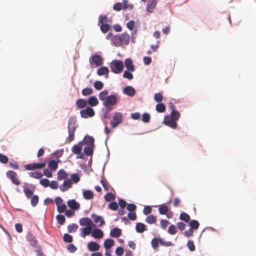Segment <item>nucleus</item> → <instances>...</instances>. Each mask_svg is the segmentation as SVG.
Here are the masks:
<instances>
[{"instance_id":"72a5a7b5","label":"nucleus","mask_w":256,"mask_h":256,"mask_svg":"<svg viewBox=\"0 0 256 256\" xmlns=\"http://www.w3.org/2000/svg\"><path fill=\"white\" fill-rule=\"evenodd\" d=\"M146 222L150 224H155L156 222V218L154 215H150L146 218Z\"/></svg>"},{"instance_id":"09e8293b","label":"nucleus","mask_w":256,"mask_h":256,"mask_svg":"<svg viewBox=\"0 0 256 256\" xmlns=\"http://www.w3.org/2000/svg\"><path fill=\"white\" fill-rule=\"evenodd\" d=\"M38 202V196L37 195H34L31 198V204L33 206H36Z\"/></svg>"},{"instance_id":"393cba45","label":"nucleus","mask_w":256,"mask_h":256,"mask_svg":"<svg viewBox=\"0 0 256 256\" xmlns=\"http://www.w3.org/2000/svg\"><path fill=\"white\" fill-rule=\"evenodd\" d=\"M136 229L138 232L142 233L146 230V225L142 222H138L136 224Z\"/></svg>"},{"instance_id":"69168bd1","label":"nucleus","mask_w":256,"mask_h":256,"mask_svg":"<svg viewBox=\"0 0 256 256\" xmlns=\"http://www.w3.org/2000/svg\"><path fill=\"white\" fill-rule=\"evenodd\" d=\"M124 252V249L122 247H118L116 250V254L118 256H121L123 254Z\"/></svg>"},{"instance_id":"338daca9","label":"nucleus","mask_w":256,"mask_h":256,"mask_svg":"<svg viewBox=\"0 0 256 256\" xmlns=\"http://www.w3.org/2000/svg\"><path fill=\"white\" fill-rule=\"evenodd\" d=\"M71 178L72 182L74 183H77L78 182L80 179L79 176L75 174H72L71 175Z\"/></svg>"},{"instance_id":"13d9d810","label":"nucleus","mask_w":256,"mask_h":256,"mask_svg":"<svg viewBox=\"0 0 256 256\" xmlns=\"http://www.w3.org/2000/svg\"><path fill=\"white\" fill-rule=\"evenodd\" d=\"M64 240L66 242H71L72 241V236L69 234H66L64 235Z\"/></svg>"},{"instance_id":"e433bc0d","label":"nucleus","mask_w":256,"mask_h":256,"mask_svg":"<svg viewBox=\"0 0 256 256\" xmlns=\"http://www.w3.org/2000/svg\"><path fill=\"white\" fill-rule=\"evenodd\" d=\"M189 225L192 229L197 230L199 227L200 224L196 220H192L190 222Z\"/></svg>"},{"instance_id":"bb28decb","label":"nucleus","mask_w":256,"mask_h":256,"mask_svg":"<svg viewBox=\"0 0 256 256\" xmlns=\"http://www.w3.org/2000/svg\"><path fill=\"white\" fill-rule=\"evenodd\" d=\"M108 114L109 113H104L103 116V121L106 125L104 128V132L107 135H108L112 132L111 130L106 126L108 121L106 120L108 118Z\"/></svg>"},{"instance_id":"5701e85b","label":"nucleus","mask_w":256,"mask_h":256,"mask_svg":"<svg viewBox=\"0 0 256 256\" xmlns=\"http://www.w3.org/2000/svg\"><path fill=\"white\" fill-rule=\"evenodd\" d=\"M98 103L97 98L95 96H92L88 98L87 104L92 106H94L98 105Z\"/></svg>"},{"instance_id":"39448f33","label":"nucleus","mask_w":256,"mask_h":256,"mask_svg":"<svg viewBox=\"0 0 256 256\" xmlns=\"http://www.w3.org/2000/svg\"><path fill=\"white\" fill-rule=\"evenodd\" d=\"M110 117V124L112 128H116L122 122V116L121 113H114Z\"/></svg>"},{"instance_id":"dca6fc26","label":"nucleus","mask_w":256,"mask_h":256,"mask_svg":"<svg viewBox=\"0 0 256 256\" xmlns=\"http://www.w3.org/2000/svg\"><path fill=\"white\" fill-rule=\"evenodd\" d=\"M72 182L70 179H66L64 180L62 186H60V190L64 192L72 186Z\"/></svg>"},{"instance_id":"bf43d9fd","label":"nucleus","mask_w":256,"mask_h":256,"mask_svg":"<svg viewBox=\"0 0 256 256\" xmlns=\"http://www.w3.org/2000/svg\"><path fill=\"white\" fill-rule=\"evenodd\" d=\"M154 100L157 102H160L162 100V96L161 93H156L154 96Z\"/></svg>"},{"instance_id":"6e6d98bb","label":"nucleus","mask_w":256,"mask_h":256,"mask_svg":"<svg viewBox=\"0 0 256 256\" xmlns=\"http://www.w3.org/2000/svg\"><path fill=\"white\" fill-rule=\"evenodd\" d=\"M66 210V206L65 204H62L57 206V210L60 213H62L64 212Z\"/></svg>"},{"instance_id":"aec40b11","label":"nucleus","mask_w":256,"mask_h":256,"mask_svg":"<svg viewBox=\"0 0 256 256\" xmlns=\"http://www.w3.org/2000/svg\"><path fill=\"white\" fill-rule=\"evenodd\" d=\"M114 244V242L112 239H106L104 242V246L106 250L110 248Z\"/></svg>"},{"instance_id":"7c9ffc66","label":"nucleus","mask_w":256,"mask_h":256,"mask_svg":"<svg viewBox=\"0 0 256 256\" xmlns=\"http://www.w3.org/2000/svg\"><path fill=\"white\" fill-rule=\"evenodd\" d=\"M169 208L165 204L160 205L158 208L159 213L160 214H166L168 212Z\"/></svg>"},{"instance_id":"9d476101","label":"nucleus","mask_w":256,"mask_h":256,"mask_svg":"<svg viewBox=\"0 0 256 256\" xmlns=\"http://www.w3.org/2000/svg\"><path fill=\"white\" fill-rule=\"evenodd\" d=\"M6 175L14 184L16 186H19L20 184V181L18 179L17 174L15 172L10 170L6 172Z\"/></svg>"},{"instance_id":"3c124183","label":"nucleus","mask_w":256,"mask_h":256,"mask_svg":"<svg viewBox=\"0 0 256 256\" xmlns=\"http://www.w3.org/2000/svg\"><path fill=\"white\" fill-rule=\"evenodd\" d=\"M123 77L128 80H132L133 75L129 70H126L123 74Z\"/></svg>"},{"instance_id":"79ce46f5","label":"nucleus","mask_w":256,"mask_h":256,"mask_svg":"<svg viewBox=\"0 0 256 256\" xmlns=\"http://www.w3.org/2000/svg\"><path fill=\"white\" fill-rule=\"evenodd\" d=\"M78 228V226L75 224H72L68 226L69 232H75Z\"/></svg>"},{"instance_id":"4c0bfd02","label":"nucleus","mask_w":256,"mask_h":256,"mask_svg":"<svg viewBox=\"0 0 256 256\" xmlns=\"http://www.w3.org/2000/svg\"><path fill=\"white\" fill-rule=\"evenodd\" d=\"M104 198L106 201L111 202L115 200L116 196L114 194L110 192L105 195Z\"/></svg>"},{"instance_id":"4be33fe9","label":"nucleus","mask_w":256,"mask_h":256,"mask_svg":"<svg viewBox=\"0 0 256 256\" xmlns=\"http://www.w3.org/2000/svg\"><path fill=\"white\" fill-rule=\"evenodd\" d=\"M108 68L106 66L100 67L97 70V74L98 76H103L106 74V78L108 77Z\"/></svg>"},{"instance_id":"052dcab7","label":"nucleus","mask_w":256,"mask_h":256,"mask_svg":"<svg viewBox=\"0 0 256 256\" xmlns=\"http://www.w3.org/2000/svg\"><path fill=\"white\" fill-rule=\"evenodd\" d=\"M187 246L190 251H194L195 250V246L193 241L188 240L187 243Z\"/></svg>"},{"instance_id":"ea45409f","label":"nucleus","mask_w":256,"mask_h":256,"mask_svg":"<svg viewBox=\"0 0 256 256\" xmlns=\"http://www.w3.org/2000/svg\"><path fill=\"white\" fill-rule=\"evenodd\" d=\"M108 91L103 90L100 93L98 97L100 100L104 101L106 100V98L108 96Z\"/></svg>"},{"instance_id":"de8ad7c7","label":"nucleus","mask_w":256,"mask_h":256,"mask_svg":"<svg viewBox=\"0 0 256 256\" xmlns=\"http://www.w3.org/2000/svg\"><path fill=\"white\" fill-rule=\"evenodd\" d=\"M56 219L60 225H62L65 222L66 220L64 216L62 214H58L56 216Z\"/></svg>"},{"instance_id":"412c9836","label":"nucleus","mask_w":256,"mask_h":256,"mask_svg":"<svg viewBox=\"0 0 256 256\" xmlns=\"http://www.w3.org/2000/svg\"><path fill=\"white\" fill-rule=\"evenodd\" d=\"M122 235V230L118 228H116L111 230L110 236L114 238H118Z\"/></svg>"},{"instance_id":"864d4df0","label":"nucleus","mask_w":256,"mask_h":256,"mask_svg":"<svg viewBox=\"0 0 256 256\" xmlns=\"http://www.w3.org/2000/svg\"><path fill=\"white\" fill-rule=\"evenodd\" d=\"M98 22L102 24H106L108 22V18L106 16L100 15L98 17Z\"/></svg>"},{"instance_id":"37998d69","label":"nucleus","mask_w":256,"mask_h":256,"mask_svg":"<svg viewBox=\"0 0 256 256\" xmlns=\"http://www.w3.org/2000/svg\"><path fill=\"white\" fill-rule=\"evenodd\" d=\"M168 232L170 234L174 235L177 232V230L176 226L172 224L168 228Z\"/></svg>"},{"instance_id":"2eb2a0df","label":"nucleus","mask_w":256,"mask_h":256,"mask_svg":"<svg viewBox=\"0 0 256 256\" xmlns=\"http://www.w3.org/2000/svg\"><path fill=\"white\" fill-rule=\"evenodd\" d=\"M157 2L158 0H150L147 4V11L150 13L152 12L156 6Z\"/></svg>"},{"instance_id":"0eeeda50","label":"nucleus","mask_w":256,"mask_h":256,"mask_svg":"<svg viewBox=\"0 0 256 256\" xmlns=\"http://www.w3.org/2000/svg\"><path fill=\"white\" fill-rule=\"evenodd\" d=\"M117 102L116 96L110 95L106 98V100L104 102V104L108 110H111V106L116 104Z\"/></svg>"},{"instance_id":"6ab92c4d","label":"nucleus","mask_w":256,"mask_h":256,"mask_svg":"<svg viewBox=\"0 0 256 256\" xmlns=\"http://www.w3.org/2000/svg\"><path fill=\"white\" fill-rule=\"evenodd\" d=\"M60 162V160H51L48 163V167L53 170H56L58 166V163Z\"/></svg>"},{"instance_id":"680f3d73","label":"nucleus","mask_w":256,"mask_h":256,"mask_svg":"<svg viewBox=\"0 0 256 256\" xmlns=\"http://www.w3.org/2000/svg\"><path fill=\"white\" fill-rule=\"evenodd\" d=\"M169 224V222L166 220H162L160 222L161 228L164 230Z\"/></svg>"},{"instance_id":"20e7f679","label":"nucleus","mask_w":256,"mask_h":256,"mask_svg":"<svg viewBox=\"0 0 256 256\" xmlns=\"http://www.w3.org/2000/svg\"><path fill=\"white\" fill-rule=\"evenodd\" d=\"M76 122L75 118H70L68 123V130L69 136L68 140L70 142L74 140V132L76 130Z\"/></svg>"},{"instance_id":"0e129e2a","label":"nucleus","mask_w":256,"mask_h":256,"mask_svg":"<svg viewBox=\"0 0 256 256\" xmlns=\"http://www.w3.org/2000/svg\"><path fill=\"white\" fill-rule=\"evenodd\" d=\"M135 25V22L134 20H130L126 24L127 28L130 30H133Z\"/></svg>"},{"instance_id":"a18cd8bd","label":"nucleus","mask_w":256,"mask_h":256,"mask_svg":"<svg viewBox=\"0 0 256 256\" xmlns=\"http://www.w3.org/2000/svg\"><path fill=\"white\" fill-rule=\"evenodd\" d=\"M93 92L92 88H86L82 90V94L83 96H88L91 94Z\"/></svg>"},{"instance_id":"f03ea898","label":"nucleus","mask_w":256,"mask_h":256,"mask_svg":"<svg viewBox=\"0 0 256 256\" xmlns=\"http://www.w3.org/2000/svg\"><path fill=\"white\" fill-rule=\"evenodd\" d=\"M130 37L128 34L124 32L120 34H116L112 36V42L116 46H127L130 42Z\"/></svg>"},{"instance_id":"c9c22d12","label":"nucleus","mask_w":256,"mask_h":256,"mask_svg":"<svg viewBox=\"0 0 256 256\" xmlns=\"http://www.w3.org/2000/svg\"><path fill=\"white\" fill-rule=\"evenodd\" d=\"M94 146H88L84 148V154L88 156H92L94 152Z\"/></svg>"},{"instance_id":"c756f323","label":"nucleus","mask_w":256,"mask_h":256,"mask_svg":"<svg viewBox=\"0 0 256 256\" xmlns=\"http://www.w3.org/2000/svg\"><path fill=\"white\" fill-rule=\"evenodd\" d=\"M77 106L80 108H84L86 106L87 101L84 99H78L76 102Z\"/></svg>"},{"instance_id":"473e14b6","label":"nucleus","mask_w":256,"mask_h":256,"mask_svg":"<svg viewBox=\"0 0 256 256\" xmlns=\"http://www.w3.org/2000/svg\"><path fill=\"white\" fill-rule=\"evenodd\" d=\"M83 196L86 200L92 199L94 197L93 192L90 190H86L83 192Z\"/></svg>"},{"instance_id":"5fc2aeb1","label":"nucleus","mask_w":256,"mask_h":256,"mask_svg":"<svg viewBox=\"0 0 256 256\" xmlns=\"http://www.w3.org/2000/svg\"><path fill=\"white\" fill-rule=\"evenodd\" d=\"M150 118V115L148 113H144L142 116V120L144 122H148Z\"/></svg>"},{"instance_id":"ddd939ff","label":"nucleus","mask_w":256,"mask_h":256,"mask_svg":"<svg viewBox=\"0 0 256 256\" xmlns=\"http://www.w3.org/2000/svg\"><path fill=\"white\" fill-rule=\"evenodd\" d=\"M68 206L74 210H77L80 208V204L74 199L69 200L68 202Z\"/></svg>"},{"instance_id":"e2e57ef3","label":"nucleus","mask_w":256,"mask_h":256,"mask_svg":"<svg viewBox=\"0 0 256 256\" xmlns=\"http://www.w3.org/2000/svg\"><path fill=\"white\" fill-rule=\"evenodd\" d=\"M8 158L2 154H0V162L2 164H6L8 162Z\"/></svg>"},{"instance_id":"a211bd4d","label":"nucleus","mask_w":256,"mask_h":256,"mask_svg":"<svg viewBox=\"0 0 256 256\" xmlns=\"http://www.w3.org/2000/svg\"><path fill=\"white\" fill-rule=\"evenodd\" d=\"M92 217L93 218L95 223L97 224L99 222H100L98 224L100 226H102L105 224V222L104 220L102 217L94 214L92 215Z\"/></svg>"},{"instance_id":"774afa93","label":"nucleus","mask_w":256,"mask_h":256,"mask_svg":"<svg viewBox=\"0 0 256 256\" xmlns=\"http://www.w3.org/2000/svg\"><path fill=\"white\" fill-rule=\"evenodd\" d=\"M49 186L52 189L56 190L58 188V183L56 181L53 180L50 183Z\"/></svg>"},{"instance_id":"6e6552de","label":"nucleus","mask_w":256,"mask_h":256,"mask_svg":"<svg viewBox=\"0 0 256 256\" xmlns=\"http://www.w3.org/2000/svg\"><path fill=\"white\" fill-rule=\"evenodd\" d=\"M46 166V162L31 163L24 166V168L28 170H34L38 169H42Z\"/></svg>"},{"instance_id":"9b49d317","label":"nucleus","mask_w":256,"mask_h":256,"mask_svg":"<svg viewBox=\"0 0 256 256\" xmlns=\"http://www.w3.org/2000/svg\"><path fill=\"white\" fill-rule=\"evenodd\" d=\"M128 0H123L122 2H117L113 6V8L116 11H120L122 9L126 10L128 8Z\"/></svg>"},{"instance_id":"a878e982","label":"nucleus","mask_w":256,"mask_h":256,"mask_svg":"<svg viewBox=\"0 0 256 256\" xmlns=\"http://www.w3.org/2000/svg\"><path fill=\"white\" fill-rule=\"evenodd\" d=\"M82 142H80L78 144L74 145L72 148V152L74 154H80L82 150Z\"/></svg>"},{"instance_id":"603ef678","label":"nucleus","mask_w":256,"mask_h":256,"mask_svg":"<svg viewBox=\"0 0 256 256\" xmlns=\"http://www.w3.org/2000/svg\"><path fill=\"white\" fill-rule=\"evenodd\" d=\"M118 204L114 202H112L110 203L109 204H108V208H110V210H118Z\"/></svg>"},{"instance_id":"49530a36","label":"nucleus","mask_w":256,"mask_h":256,"mask_svg":"<svg viewBox=\"0 0 256 256\" xmlns=\"http://www.w3.org/2000/svg\"><path fill=\"white\" fill-rule=\"evenodd\" d=\"M94 87L97 90H100L102 88L104 84L100 81H96L94 82Z\"/></svg>"},{"instance_id":"c03bdc74","label":"nucleus","mask_w":256,"mask_h":256,"mask_svg":"<svg viewBox=\"0 0 256 256\" xmlns=\"http://www.w3.org/2000/svg\"><path fill=\"white\" fill-rule=\"evenodd\" d=\"M156 110L158 112H164L166 110V107L164 104L159 103L156 106Z\"/></svg>"},{"instance_id":"1a4fd4ad","label":"nucleus","mask_w":256,"mask_h":256,"mask_svg":"<svg viewBox=\"0 0 256 256\" xmlns=\"http://www.w3.org/2000/svg\"><path fill=\"white\" fill-rule=\"evenodd\" d=\"M89 62L91 66H100L102 64V59L100 56L94 54L90 58Z\"/></svg>"},{"instance_id":"a19ab883","label":"nucleus","mask_w":256,"mask_h":256,"mask_svg":"<svg viewBox=\"0 0 256 256\" xmlns=\"http://www.w3.org/2000/svg\"><path fill=\"white\" fill-rule=\"evenodd\" d=\"M24 192L26 196L28 198H30L32 196L33 194L32 191L30 190L28 187H26L24 188Z\"/></svg>"},{"instance_id":"f257e3e1","label":"nucleus","mask_w":256,"mask_h":256,"mask_svg":"<svg viewBox=\"0 0 256 256\" xmlns=\"http://www.w3.org/2000/svg\"><path fill=\"white\" fill-rule=\"evenodd\" d=\"M80 226H85L80 229V236L85 238L86 236L92 234V221L88 218H82L79 220Z\"/></svg>"},{"instance_id":"8fccbe9b","label":"nucleus","mask_w":256,"mask_h":256,"mask_svg":"<svg viewBox=\"0 0 256 256\" xmlns=\"http://www.w3.org/2000/svg\"><path fill=\"white\" fill-rule=\"evenodd\" d=\"M159 240L157 238H154L151 242L152 246L154 250L158 248Z\"/></svg>"},{"instance_id":"2f4dec72","label":"nucleus","mask_w":256,"mask_h":256,"mask_svg":"<svg viewBox=\"0 0 256 256\" xmlns=\"http://www.w3.org/2000/svg\"><path fill=\"white\" fill-rule=\"evenodd\" d=\"M58 180H62L68 177V174L64 170L61 169L58 172Z\"/></svg>"},{"instance_id":"cd10ccee","label":"nucleus","mask_w":256,"mask_h":256,"mask_svg":"<svg viewBox=\"0 0 256 256\" xmlns=\"http://www.w3.org/2000/svg\"><path fill=\"white\" fill-rule=\"evenodd\" d=\"M94 138L90 136H86L84 138V144L88 145V146H94Z\"/></svg>"},{"instance_id":"58836bf2","label":"nucleus","mask_w":256,"mask_h":256,"mask_svg":"<svg viewBox=\"0 0 256 256\" xmlns=\"http://www.w3.org/2000/svg\"><path fill=\"white\" fill-rule=\"evenodd\" d=\"M100 29L103 33L107 32L110 29V26L107 24H102L100 26Z\"/></svg>"},{"instance_id":"4d7b16f0","label":"nucleus","mask_w":256,"mask_h":256,"mask_svg":"<svg viewBox=\"0 0 256 256\" xmlns=\"http://www.w3.org/2000/svg\"><path fill=\"white\" fill-rule=\"evenodd\" d=\"M40 183L44 187H48L50 184V181L46 178H42L40 180Z\"/></svg>"},{"instance_id":"c85d7f7f","label":"nucleus","mask_w":256,"mask_h":256,"mask_svg":"<svg viewBox=\"0 0 256 256\" xmlns=\"http://www.w3.org/2000/svg\"><path fill=\"white\" fill-rule=\"evenodd\" d=\"M28 176L34 178L40 179L42 177L43 174L41 172L35 171L30 172L28 173Z\"/></svg>"},{"instance_id":"7ed1b4c3","label":"nucleus","mask_w":256,"mask_h":256,"mask_svg":"<svg viewBox=\"0 0 256 256\" xmlns=\"http://www.w3.org/2000/svg\"><path fill=\"white\" fill-rule=\"evenodd\" d=\"M179 117L180 113H170L164 117V124L172 128H176L177 126L176 121Z\"/></svg>"},{"instance_id":"b1692460","label":"nucleus","mask_w":256,"mask_h":256,"mask_svg":"<svg viewBox=\"0 0 256 256\" xmlns=\"http://www.w3.org/2000/svg\"><path fill=\"white\" fill-rule=\"evenodd\" d=\"M125 66L129 71L133 72L134 70L132 61L130 58H126L125 60Z\"/></svg>"},{"instance_id":"423d86ee","label":"nucleus","mask_w":256,"mask_h":256,"mask_svg":"<svg viewBox=\"0 0 256 256\" xmlns=\"http://www.w3.org/2000/svg\"><path fill=\"white\" fill-rule=\"evenodd\" d=\"M110 68L112 72L115 74H119L122 72L124 69L123 62L118 60H112L110 64Z\"/></svg>"},{"instance_id":"f3484780","label":"nucleus","mask_w":256,"mask_h":256,"mask_svg":"<svg viewBox=\"0 0 256 256\" xmlns=\"http://www.w3.org/2000/svg\"><path fill=\"white\" fill-rule=\"evenodd\" d=\"M123 92L128 96H132L135 94L136 90L132 86H127L124 88Z\"/></svg>"},{"instance_id":"f704fd0d","label":"nucleus","mask_w":256,"mask_h":256,"mask_svg":"<svg viewBox=\"0 0 256 256\" xmlns=\"http://www.w3.org/2000/svg\"><path fill=\"white\" fill-rule=\"evenodd\" d=\"M180 218L186 222H188L190 220V216L188 214L184 212L180 214Z\"/></svg>"},{"instance_id":"4468645a","label":"nucleus","mask_w":256,"mask_h":256,"mask_svg":"<svg viewBox=\"0 0 256 256\" xmlns=\"http://www.w3.org/2000/svg\"><path fill=\"white\" fill-rule=\"evenodd\" d=\"M92 236L95 238L100 239L104 236V232L100 229L94 228L92 231Z\"/></svg>"},{"instance_id":"f8f14e48","label":"nucleus","mask_w":256,"mask_h":256,"mask_svg":"<svg viewBox=\"0 0 256 256\" xmlns=\"http://www.w3.org/2000/svg\"><path fill=\"white\" fill-rule=\"evenodd\" d=\"M87 248L90 252H96L100 250V245L96 242H90L88 244Z\"/></svg>"}]
</instances>
